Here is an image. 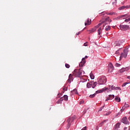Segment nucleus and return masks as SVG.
<instances>
[{
    "label": "nucleus",
    "mask_w": 130,
    "mask_h": 130,
    "mask_svg": "<svg viewBox=\"0 0 130 130\" xmlns=\"http://www.w3.org/2000/svg\"><path fill=\"white\" fill-rule=\"evenodd\" d=\"M107 82V79H106V77L102 76L99 78L98 81V83L99 85H104Z\"/></svg>",
    "instance_id": "nucleus-1"
},
{
    "label": "nucleus",
    "mask_w": 130,
    "mask_h": 130,
    "mask_svg": "<svg viewBox=\"0 0 130 130\" xmlns=\"http://www.w3.org/2000/svg\"><path fill=\"white\" fill-rule=\"evenodd\" d=\"M113 90H121V89L119 87H115L113 85H109V88L107 89V92H111Z\"/></svg>",
    "instance_id": "nucleus-2"
},
{
    "label": "nucleus",
    "mask_w": 130,
    "mask_h": 130,
    "mask_svg": "<svg viewBox=\"0 0 130 130\" xmlns=\"http://www.w3.org/2000/svg\"><path fill=\"white\" fill-rule=\"evenodd\" d=\"M105 22H109V23H111V22H112V20L109 18V17L106 18L104 20L101 21V23H99L96 27V28H98L99 26H101L102 24H103V23H105Z\"/></svg>",
    "instance_id": "nucleus-3"
},
{
    "label": "nucleus",
    "mask_w": 130,
    "mask_h": 130,
    "mask_svg": "<svg viewBox=\"0 0 130 130\" xmlns=\"http://www.w3.org/2000/svg\"><path fill=\"white\" fill-rule=\"evenodd\" d=\"M120 29L122 31H126V30H128L129 29V26L128 25H119Z\"/></svg>",
    "instance_id": "nucleus-4"
},
{
    "label": "nucleus",
    "mask_w": 130,
    "mask_h": 130,
    "mask_svg": "<svg viewBox=\"0 0 130 130\" xmlns=\"http://www.w3.org/2000/svg\"><path fill=\"white\" fill-rule=\"evenodd\" d=\"M126 56H127V50L124 49L123 52L121 53L120 54V59H121V58H122L123 57L124 58H125V57H126Z\"/></svg>",
    "instance_id": "nucleus-5"
},
{
    "label": "nucleus",
    "mask_w": 130,
    "mask_h": 130,
    "mask_svg": "<svg viewBox=\"0 0 130 130\" xmlns=\"http://www.w3.org/2000/svg\"><path fill=\"white\" fill-rule=\"evenodd\" d=\"M75 120V118L74 117H70L67 120V122H68V124L67 125V129L68 128H70V126H71V123L73 122V121Z\"/></svg>",
    "instance_id": "nucleus-6"
},
{
    "label": "nucleus",
    "mask_w": 130,
    "mask_h": 130,
    "mask_svg": "<svg viewBox=\"0 0 130 130\" xmlns=\"http://www.w3.org/2000/svg\"><path fill=\"white\" fill-rule=\"evenodd\" d=\"M116 46H120L123 44H124V40H120L115 42Z\"/></svg>",
    "instance_id": "nucleus-7"
},
{
    "label": "nucleus",
    "mask_w": 130,
    "mask_h": 130,
    "mask_svg": "<svg viewBox=\"0 0 130 130\" xmlns=\"http://www.w3.org/2000/svg\"><path fill=\"white\" fill-rule=\"evenodd\" d=\"M121 121L122 123H124V124H129V122L127 120V118H126V117H123L121 120Z\"/></svg>",
    "instance_id": "nucleus-8"
},
{
    "label": "nucleus",
    "mask_w": 130,
    "mask_h": 130,
    "mask_svg": "<svg viewBox=\"0 0 130 130\" xmlns=\"http://www.w3.org/2000/svg\"><path fill=\"white\" fill-rule=\"evenodd\" d=\"M114 69V68H113V65H112V63H109L108 67V73H112Z\"/></svg>",
    "instance_id": "nucleus-9"
},
{
    "label": "nucleus",
    "mask_w": 130,
    "mask_h": 130,
    "mask_svg": "<svg viewBox=\"0 0 130 130\" xmlns=\"http://www.w3.org/2000/svg\"><path fill=\"white\" fill-rule=\"evenodd\" d=\"M85 58H88V56H85L84 58L82 59V61L79 64L80 67H83L86 63V60H85Z\"/></svg>",
    "instance_id": "nucleus-10"
},
{
    "label": "nucleus",
    "mask_w": 130,
    "mask_h": 130,
    "mask_svg": "<svg viewBox=\"0 0 130 130\" xmlns=\"http://www.w3.org/2000/svg\"><path fill=\"white\" fill-rule=\"evenodd\" d=\"M108 87H104V88H102L101 90H99L96 91V94H99V93H102V92H104V91H106V90H108Z\"/></svg>",
    "instance_id": "nucleus-11"
},
{
    "label": "nucleus",
    "mask_w": 130,
    "mask_h": 130,
    "mask_svg": "<svg viewBox=\"0 0 130 130\" xmlns=\"http://www.w3.org/2000/svg\"><path fill=\"white\" fill-rule=\"evenodd\" d=\"M74 73H77V76L78 77H80L81 76H82V72L80 70H74Z\"/></svg>",
    "instance_id": "nucleus-12"
},
{
    "label": "nucleus",
    "mask_w": 130,
    "mask_h": 130,
    "mask_svg": "<svg viewBox=\"0 0 130 130\" xmlns=\"http://www.w3.org/2000/svg\"><path fill=\"white\" fill-rule=\"evenodd\" d=\"M129 70V67L123 68L120 70V73H122L123 72L128 71Z\"/></svg>",
    "instance_id": "nucleus-13"
},
{
    "label": "nucleus",
    "mask_w": 130,
    "mask_h": 130,
    "mask_svg": "<svg viewBox=\"0 0 130 130\" xmlns=\"http://www.w3.org/2000/svg\"><path fill=\"white\" fill-rule=\"evenodd\" d=\"M91 87L93 89H94L95 88V87H96V86H97V82H94V81H91Z\"/></svg>",
    "instance_id": "nucleus-14"
},
{
    "label": "nucleus",
    "mask_w": 130,
    "mask_h": 130,
    "mask_svg": "<svg viewBox=\"0 0 130 130\" xmlns=\"http://www.w3.org/2000/svg\"><path fill=\"white\" fill-rule=\"evenodd\" d=\"M130 8V5L129 6H123L120 8H119V10H123V9H128Z\"/></svg>",
    "instance_id": "nucleus-15"
},
{
    "label": "nucleus",
    "mask_w": 130,
    "mask_h": 130,
    "mask_svg": "<svg viewBox=\"0 0 130 130\" xmlns=\"http://www.w3.org/2000/svg\"><path fill=\"white\" fill-rule=\"evenodd\" d=\"M72 80H73V76L72 75V74H70L69 76V79L68 80V82L72 83Z\"/></svg>",
    "instance_id": "nucleus-16"
},
{
    "label": "nucleus",
    "mask_w": 130,
    "mask_h": 130,
    "mask_svg": "<svg viewBox=\"0 0 130 130\" xmlns=\"http://www.w3.org/2000/svg\"><path fill=\"white\" fill-rule=\"evenodd\" d=\"M91 22H92V20H91V19L89 20V18H88L87 20V22H85V26L91 24Z\"/></svg>",
    "instance_id": "nucleus-17"
},
{
    "label": "nucleus",
    "mask_w": 130,
    "mask_h": 130,
    "mask_svg": "<svg viewBox=\"0 0 130 130\" xmlns=\"http://www.w3.org/2000/svg\"><path fill=\"white\" fill-rule=\"evenodd\" d=\"M127 107H129V105L126 104V103H125L124 106L122 107V109H121V111H122V110H124V109Z\"/></svg>",
    "instance_id": "nucleus-18"
},
{
    "label": "nucleus",
    "mask_w": 130,
    "mask_h": 130,
    "mask_svg": "<svg viewBox=\"0 0 130 130\" xmlns=\"http://www.w3.org/2000/svg\"><path fill=\"white\" fill-rule=\"evenodd\" d=\"M87 88H91L92 87V83L91 82H88L86 84Z\"/></svg>",
    "instance_id": "nucleus-19"
},
{
    "label": "nucleus",
    "mask_w": 130,
    "mask_h": 130,
    "mask_svg": "<svg viewBox=\"0 0 130 130\" xmlns=\"http://www.w3.org/2000/svg\"><path fill=\"white\" fill-rule=\"evenodd\" d=\"M115 101H116L117 102H120V98L116 96L115 98Z\"/></svg>",
    "instance_id": "nucleus-20"
},
{
    "label": "nucleus",
    "mask_w": 130,
    "mask_h": 130,
    "mask_svg": "<svg viewBox=\"0 0 130 130\" xmlns=\"http://www.w3.org/2000/svg\"><path fill=\"white\" fill-rule=\"evenodd\" d=\"M71 93H73V94H78V90L77 89H74L71 91Z\"/></svg>",
    "instance_id": "nucleus-21"
},
{
    "label": "nucleus",
    "mask_w": 130,
    "mask_h": 130,
    "mask_svg": "<svg viewBox=\"0 0 130 130\" xmlns=\"http://www.w3.org/2000/svg\"><path fill=\"white\" fill-rule=\"evenodd\" d=\"M109 98H110V100H112V99H114V94L109 95Z\"/></svg>",
    "instance_id": "nucleus-22"
},
{
    "label": "nucleus",
    "mask_w": 130,
    "mask_h": 130,
    "mask_svg": "<svg viewBox=\"0 0 130 130\" xmlns=\"http://www.w3.org/2000/svg\"><path fill=\"white\" fill-rule=\"evenodd\" d=\"M63 99L65 101H68V100H69V96H68L67 95H64L63 96Z\"/></svg>",
    "instance_id": "nucleus-23"
},
{
    "label": "nucleus",
    "mask_w": 130,
    "mask_h": 130,
    "mask_svg": "<svg viewBox=\"0 0 130 130\" xmlns=\"http://www.w3.org/2000/svg\"><path fill=\"white\" fill-rule=\"evenodd\" d=\"M119 126H120V124H119V123H117V124H116L115 126V128L116 129L119 128Z\"/></svg>",
    "instance_id": "nucleus-24"
},
{
    "label": "nucleus",
    "mask_w": 130,
    "mask_h": 130,
    "mask_svg": "<svg viewBox=\"0 0 130 130\" xmlns=\"http://www.w3.org/2000/svg\"><path fill=\"white\" fill-rule=\"evenodd\" d=\"M90 77L91 80H94V79H95V76H94V75H93L92 73L90 74Z\"/></svg>",
    "instance_id": "nucleus-25"
},
{
    "label": "nucleus",
    "mask_w": 130,
    "mask_h": 130,
    "mask_svg": "<svg viewBox=\"0 0 130 130\" xmlns=\"http://www.w3.org/2000/svg\"><path fill=\"white\" fill-rule=\"evenodd\" d=\"M121 18H127L128 17H129V16H128V15L127 14H124L123 15H121Z\"/></svg>",
    "instance_id": "nucleus-26"
},
{
    "label": "nucleus",
    "mask_w": 130,
    "mask_h": 130,
    "mask_svg": "<svg viewBox=\"0 0 130 130\" xmlns=\"http://www.w3.org/2000/svg\"><path fill=\"white\" fill-rule=\"evenodd\" d=\"M110 29H111V28L110 27V26L109 25L108 26H106L105 28L106 31H109V30H110Z\"/></svg>",
    "instance_id": "nucleus-27"
},
{
    "label": "nucleus",
    "mask_w": 130,
    "mask_h": 130,
    "mask_svg": "<svg viewBox=\"0 0 130 130\" xmlns=\"http://www.w3.org/2000/svg\"><path fill=\"white\" fill-rule=\"evenodd\" d=\"M106 13H107V12H106V11L102 12V13H100V16H104V15H105Z\"/></svg>",
    "instance_id": "nucleus-28"
},
{
    "label": "nucleus",
    "mask_w": 130,
    "mask_h": 130,
    "mask_svg": "<svg viewBox=\"0 0 130 130\" xmlns=\"http://www.w3.org/2000/svg\"><path fill=\"white\" fill-rule=\"evenodd\" d=\"M106 15H110L111 16H112V15H114L115 13L114 12H111V13H106Z\"/></svg>",
    "instance_id": "nucleus-29"
},
{
    "label": "nucleus",
    "mask_w": 130,
    "mask_h": 130,
    "mask_svg": "<svg viewBox=\"0 0 130 130\" xmlns=\"http://www.w3.org/2000/svg\"><path fill=\"white\" fill-rule=\"evenodd\" d=\"M101 27L99 28V29L98 30V35H100V34H101Z\"/></svg>",
    "instance_id": "nucleus-30"
},
{
    "label": "nucleus",
    "mask_w": 130,
    "mask_h": 130,
    "mask_svg": "<svg viewBox=\"0 0 130 130\" xmlns=\"http://www.w3.org/2000/svg\"><path fill=\"white\" fill-rule=\"evenodd\" d=\"M90 33H92L93 32H95L96 31V29L95 28H91V30H89Z\"/></svg>",
    "instance_id": "nucleus-31"
},
{
    "label": "nucleus",
    "mask_w": 130,
    "mask_h": 130,
    "mask_svg": "<svg viewBox=\"0 0 130 130\" xmlns=\"http://www.w3.org/2000/svg\"><path fill=\"white\" fill-rule=\"evenodd\" d=\"M95 95H96L95 93H94L93 94H90L89 95V97H90V98H94V97H95Z\"/></svg>",
    "instance_id": "nucleus-32"
},
{
    "label": "nucleus",
    "mask_w": 130,
    "mask_h": 130,
    "mask_svg": "<svg viewBox=\"0 0 130 130\" xmlns=\"http://www.w3.org/2000/svg\"><path fill=\"white\" fill-rule=\"evenodd\" d=\"M127 84H129V83H128V82L124 83L123 84V85H122V87H125V86H126V85H127Z\"/></svg>",
    "instance_id": "nucleus-33"
},
{
    "label": "nucleus",
    "mask_w": 130,
    "mask_h": 130,
    "mask_svg": "<svg viewBox=\"0 0 130 130\" xmlns=\"http://www.w3.org/2000/svg\"><path fill=\"white\" fill-rule=\"evenodd\" d=\"M129 21H130V17L128 18H127V19H126L124 20V21H125L126 23H127V22H129Z\"/></svg>",
    "instance_id": "nucleus-34"
},
{
    "label": "nucleus",
    "mask_w": 130,
    "mask_h": 130,
    "mask_svg": "<svg viewBox=\"0 0 130 130\" xmlns=\"http://www.w3.org/2000/svg\"><path fill=\"white\" fill-rule=\"evenodd\" d=\"M110 113H111V112H107L106 114H104V115H106V116H108L110 114Z\"/></svg>",
    "instance_id": "nucleus-35"
},
{
    "label": "nucleus",
    "mask_w": 130,
    "mask_h": 130,
    "mask_svg": "<svg viewBox=\"0 0 130 130\" xmlns=\"http://www.w3.org/2000/svg\"><path fill=\"white\" fill-rule=\"evenodd\" d=\"M65 67H66V68H67V69H70V64H65Z\"/></svg>",
    "instance_id": "nucleus-36"
},
{
    "label": "nucleus",
    "mask_w": 130,
    "mask_h": 130,
    "mask_svg": "<svg viewBox=\"0 0 130 130\" xmlns=\"http://www.w3.org/2000/svg\"><path fill=\"white\" fill-rule=\"evenodd\" d=\"M121 16H118V17L117 18H115V20H119V19H121Z\"/></svg>",
    "instance_id": "nucleus-37"
},
{
    "label": "nucleus",
    "mask_w": 130,
    "mask_h": 130,
    "mask_svg": "<svg viewBox=\"0 0 130 130\" xmlns=\"http://www.w3.org/2000/svg\"><path fill=\"white\" fill-rule=\"evenodd\" d=\"M104 108V106H103V107H101L100 109L99 110V111H102V110H103V109Z\"/></svg>",
    "instance_id": "nucleus-38"
},
{
    "label": "nucleus",
    "mask_w": 130,
    "mask_h": 130,
    "mask_svg": "<svg viewBox=\"0 0 130 130\" xmlns=\"http://www.w3.org/2000/svg\"><path fill=\"white\" fill-rule=\"evenodd\" d=\"M108 121V120H104L102 122H103V123H106V122H107Z\"/></svg>",
    "instance_id": "nucleus-39"
},
{
    "label": "nucleus",
    "mask_w": 130,
    "mask_h": 130,
    "mask_svg": "<svg viewBox=\"0 0 130 130\" xmlns=\"http://www.w3.org/2000/svg\"><path fill=\"white\" fill-rule=\"evenodd\" d=\"M115 67H120V64L118 63H116L115 64Z\"/></svg>",
    "instance_id": "nucleus-40"
},
{
    "label": "nucleus",
    "mask_w": 130,
    "mask_h": 130,
    "mask_svg": "<svg viewBox=\"0 0 130 130\" xmlns=\"http://www.w3.org/2000/svg\"><path fill=\"white\" fill-rule=\"evenodd\" d=\"M68 90V87H65L64 86L63 87V91H67Z\"/></svg>",
    "instance_id": "nucleus-41"
},
{
    "label": "nucleus",
    "mask_w": 130,
    "mask_h": 130,
    "mask_svg": "<svg viewBox=\"0 0 130 130\" xmlns=\"http://www.w3.org/2000/svg\"><path fill=\"white\" fill-rule=\"evenodd\" d=\"M103 124H104L103 123V122H101V123L99 124V126H102V125H103Z\"/></svg>",
    "instance_id": "nucleus-42"
},
{
    "label": "nucleus",
    "mask_w": 130,
    "mask_h": 130,
    "mask_svg": "<svg viewBox=\"0 0 130 130\" xmlns=\"http://www.w3.org/2000/svg\"><path fill=\"white\" fill-rule=\"evenodd\" d=\"M84 46H88V43H85L84 44Z\"/></svg>",
    "instance_id": "nucleus-43"
},
{
    "label": "nucleus",
    "mask_w": 130,
    "mask_h": 130,
    "mask_svg": "<svg viewBox=\"0 0 130 130\" xmlns=\"http://www.w3.org/2000/svg\"><path fill=\"white\" fill-rule=\"evenodd\" d=\"M59 101H61V102H62V101H63V98H61L59 99Z\"/></svg>",
    "instance_id": "nucleus-44"
},
{
    "label": "nucleus",
    "mask_w": 130,
    "mask_h": 130,
    "mask_svg": "<svg viewBox=\"0 0 130 130\" xmlns=\"http://www.w3.org/2000/svg\"><path fill=\"white\" fill-rule=\"evenodd\" d=\"M81 130H87V127L85 126L84 127H83Z\"/></svg>",
    "instance_id": "nucleus-45"
},
{
    "label": "nucleus",
    "mask_w": 130,
    "mask_h": 130,
    "mask_svg": "<svg viewBox=\"0 0 130 130\" xmlns=\"http://www.w3.org/2000/svg\"><path fill=\"white\" fill-rule=\"evenodd\" d=\"M57 103L58 104H59V103H61V101H59V100H58V101L57 102Z\"/></svg>",
    "instance_id": "nucleus-46"
},
{
    "label": "nucleus",
    "mask_w": 130,
    "mask_h": 130,
    "mask_svg": "<svg viewBox=\"0 0 130 130\" xmlns=\"http://www.w3.org/2000/svg\"><path fill=\"white\" fill-rule=\"evenodd\" d=\"M108 100H110V99L109 97L106 100V101H108Z\"/></svg>",
    "instance_id": "nucleus-47"
},
{
    "label": "nucleus",
    "mask_w": 130,
    "mask_h": 130,
    "mask_svg": "<svg viewBox=\"0 0 130 130\" xmlns=\"http://www.w3.org/2000/svg\"><path fill=\"white\" fill-rule=\"evenodd\" d=\"M80 34H81V31H79V32L76 34V35L78 36V35H79Z\"/></svg>",
    "instance_id": "nucleus-48"
},
{
    "label": "nucleus",
    "mask_w": 130,
    "mask_h": 130,
    "mask_svg": "<svg viewBox=\"0 0 130 130\" xmlns=\"http://www.w3.org/2000/svg\"><path fill=\"white\" fill-rule=\"evenodd\" d=\"M118 53H119V51H118V50H117V51H116V54H118Z\"/></svg>",
    "instance_id": "nucleus-49"
},
{
    "label": "nucleus",
    "mask_w": 130,
    "mask_h": 130,
    "mask_svg": "<svg viewBox=\"0 0 130 130\" xmlns=\"http://www.w3.org/2000/svg\"><path fill=\"white\" fill-rule=\"evenodd\" d=\"M83 113H86V111H85V110H84V111H83Z\"/></svg>",
    "instance_id": "nucleus-50"
},
{
    "label": "nucleus",
    "mask_w": 130,
    "mask_h": 130,
    "mask_svg": "<svg viewBox=\"0 0 130 130\" xmlns=\"http://www.w3.org/2000/svg\"><path fill=\"white\" fill-rule=\"evenodd\" d=\"M82 103H83V102H80V104H81Z\"/></svg>",
    "instance_id": "nucleus-51"
},
{
    "label": "nucleus",
    "mask_w": 130,
    "mask_h": 130,
    "mask_svg": "<svg viewBox=\"0 0 130 130\" xmlns=\"http://www.w3.org/2000/svg\"><path fill=\"white\" fill-rule=\"evenodd\" d=\"M128 119L130 120V116L128 117Z\"/></svg>",
    "instance_id": "nucleus-52"
},
{
    "label": "nucleus",
    "mask_w": 130,
    "mask_h": 130,
    "mask_svg": "<svg viewBox=\"0 0 130 130\" xmlns=\"http://www.w3.org/2000/svg\"><path fill=\"white\" fill-rule=\"evenodd\" d=\"M125 128H124V129H125Z\"/></svg>",
    "instance_id": "nucleus-53"
},
{
    "label": "nucleus",
    "mask_w": 130,
    "mask_h": 130,
    "mask_svg": "<svg viewBox=\"0 0 130 130\" xmlns=\"http://www.w3.org/2000/svg\"><path fill=\"white\" fill-rule=\"evenodd\" d=\"M128 130H130V128H129V129Z\"/></svg>",
    "instance_id": "nucleus-54"
},
{
    "label": "nucleus",
    "mask_w": 130,
    "mask_h": 130,
    "mask_svg": "<svg viewBox=\"0 0 130 130\" xmlns=\"http://www.w3.org/2000/svg\"><path fill=\"white\" fill-rule=\"evenodd\" d=\"M129 17H130V15H129Z\"/></svg>",
    "instance_id": "nucleus-55"
},
{
    "label": "nucleus",
    "mask_w": 130,
    "mask_h": 130,
    "mask_svg": "<svg viewBox=\"0 0 130 130\" xmlns=\"http://www.w3.org/2000/svg\"><path fill=\"white\" fill-rule=\"evenodd\" d=\"M115 1L116 2V0H115Z\"/></svg>",
    "instance_id": "nucleus-56"
}]
</instances>
